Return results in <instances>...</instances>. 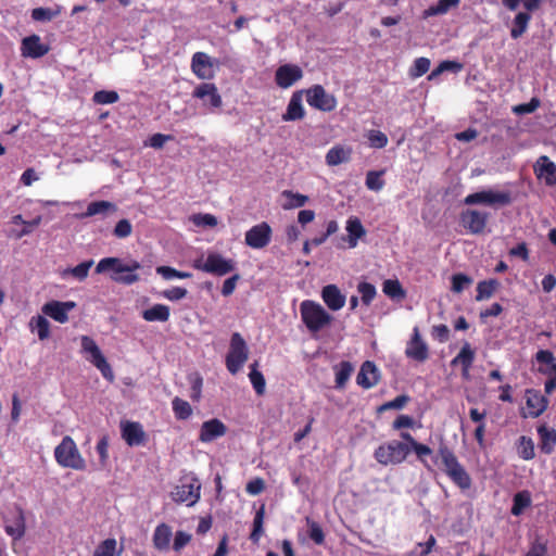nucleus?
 Here are the masks:
<instances>
[{
	"label": "nucleus",
	"mask_w": 556,
	"mask_h": 556,
	"mask_svg": "<svg viewBox=\"0 0 556 556\" xmlns=\"http://www.w3.org/2000/svg\"><path fill=\"white\" fill-rule=\"evenodd\" d=\"M141 268V264L138 261H130L128 264H124L118 257H104L99 261L96 266L97 274H103L112 271L111 279L121 285L130 286L140 280L137 270Z\"/></svg>",
	"instance_id": "f257e3e1"
},
{
	"label": "nucleus",
	"mask_w": 556,
	"mask_h": 556,
	"mask_svg": "<svg viewBox=\"0 0 556 556\" xmlns=\"http://www.w3.org/2000/svg\"><path fill=\"white\" fill-rule=\"evenodd\" d=\"M438 456L444 466V472L452 482L462 490H468L471 486V478L458 462L452 448L443 440L438 447Z\"/></svg>",
	"instance_id": "f03ea898"
},
{
	"label": "nucleus",
	"mask_w": 556,
	"mask_h": 556,
	"mask_svg": "<svg viewBox=\"0 0 556 556\" xmlns=\"http://www.w3.org/2000/svg\"><path fill=\"white\" fill-rule=\"evenodd\" d=\"M300 313L303 324L311 332H318L330 325L332 317L317 302L305 300L300 304Z\"/></svg>",
	"instance_id": "7ed1b4c3"
},
{
	"label": "nucleus",
	"mask_w": 556,
	"mask_h": 556,
	"mask_svg": "<svg viewBox=\"0 0 556 556\" xmlns=\"http://www.w3.org/2000/svg\"><path fill=\"white\" fill-rule=\"evenodd\" d=\"M56 463L63 468L85 470L86 462L83 458L72 437L65 435L61 443L54 448Z\"/></svg>",
	"instance_id": "20e7f679"
},
{
	"label": "nucleus",
	"mask_w": 556,
	"mask_h": 556,
	"mask_svg": "<svg viewBox=\"0 0 556 556\" xmlns=\"http://www.w3.org/2000/svg\"><path fill=\"white\" fill-rule=\"evenodd\" d=\"M409 454V445L392 440L379 445L375 452V459L382 466L402 464Z\"/></svg>",
	"instance_id": "39448f33"
},
{
	"label": "nucleus",
	"mask_w": 556,
	"mask_h": 556,
	"mask_svg": "<svg viewBox=\"0 0 556 556\" xmlns=\"http://www.w3.org/2000/svg\"><path fill=\"white\" fill-rule=\"evenodd\" d=\"M80 342L81 352L87 354V361H89L97 369H99L108 381L113 382L115 377L112 367L108 363L96 341L88 336H83Z\"/></svg>",
	"instance_id": "423d86ee"
},
{
	"label": "nucleus",
	"mask_w": 556,
	"mask_h": 556,
	"mask_svg": "<svg viewBox=\"0 0 556 556\" xmlns=\"http://www.w3.org/2000/svg\"><path fill=\"white\" fill-rule=\"evenodd\" d=\"M249 350L245 340L239 332H233L230 339L229 351L226 356L228 371L236 375L248 361Z\"/></svg>",
	"instance_id": "0eeeda50"
},
{
	"label": "nucleus",
	"mask_w": 556,
	"mask_h": 556,
	"mask_svg": "<svg viewBox=\"0 0 556 556\" xmlns=\"http://www.w3.org/2000/svg\"><path fill=\"white\" fill-rule=\"evenodd\" d=\"M464 203L466 205L506 206L513 203V197L510 191L482 190L468 194L464 199Z\"/></svg>",
	"instance_id": "6e6552de"
},
{
	"label": "nucleus",
	"mask_w": 556,
	"mask_h": 556,
	"mask_svg": "<svg viewBox=\"0 0 556 556\" xmlns=\"http://www.w3.org/2000/svg\"><path fill=\"white\" fill-rule=\"evenodd\" d=\"M193 267L215 276H225L235 269V262L219 253H210L204 263L195 261Z\"/></svg>",
	"instance_id": "1a4fd4ad"
},
{
	"label": "nucleus",
	"mask_w": 556,
	"mask_h": 556,
	"mask_svg": "<svg viewBox=\"0 0 556 556\" xmlns=\"http://www.w3.org/2000/svg\"><path fill=\"white\" fill-rule=\"evenodd\" d=\"M306 101L309 106L323 111L331 112L337 108V99L333 94L328 93L321 85H314L304 90Z\"/></svg>",
	"instance_id": "9d476101"
},
{
	"label": "nucleus",
	"mask_w": 556,
	"mask_h": 556,
	"mask_svg": "<svg viewBox=\"0 0 556 556\" xmlns=\"http://www.w3.org/2000/svg\"><path fill=\"white\" fill-rule=\"evenodd\" d=\"M201 484L193 478L189 482H181L172 492V498L176 503H186L187 506H193L200 500Z\"/></svg>",
	"instance_id": "9b49d317"
},
{
	"label": "nucleus",
	"mask_w": 556,
	"mask_h": 556,
	"mask_svg": "<svg viewBox=\"0 0 556 556\" xmlns=\"http://www.w3.org/2000/svg\"><path fill=\"white\" fill-rule=\"evenodd\" d=\"M271 227L266 222L254 225L245 232V244L252 249H263L271 240Z\"/></svg>",
	"instance_id": "f8f14e48"
},
{
	"label": "nucleus",
	"mask_w": 556,
	"mask_h": 556,
	"mask_svg": "<svg viewBox=\"0 0 556 556\" xmlns=\"http://www.w3.org/2000/svg\"><path fill=\"white\" fill-rule=\"evenodd\" d=\"M489 214L477 210H466L460 214V224L472 235H480L488 224Z\"/></svg>",
	"instance_id": "ddd939ff"
},
{
	"label": "nucleus",
	"mask_w": 556,
	"mask_h": 556,
	"mask_svg": "<svg viewBox=\"0 0 556 556\" xmlns=\"http://www.w3.org/2000/svg\"><path fill=\"white\" fill-rule=\"evenodd\" d=\"M303 71L296 64H283L276 70L275 83L282 89H288L302 79Z\"/></svg>",
	"instance_id": "4468645a"
},
{
	"label": "nucleus",
	"mask_w": 556,
	"mask_h": 556,
	"mask_svg": "<svg viewBox=\"0 0 556 556\" xmlns=\"http://www.w3.org/2000/svg\"><path fill=\"white\" fill-rule=\"evenodd\" d=\"M192 97L203 101L204 105L212 109H219L223 104L218 89L213 83L200 84L192 92Z\"/></svg>",
	"instance_id": "2eb2a0df"
},
{
	"label": "nucleus",
	"mask_w": 556,
	"mask_h": 556,
	"mask_svg": "<svg viewBox=\"0 0 556 556\" xmlns=\"http://www.w3.org/2000/svg\"><path fill=\"white\" fill-rule=\"evenodd\" d=\"M76 307L73 301H49L42 306V313L60 324H65L68 320V312Z\"/></svg>",
	"instance_id": "dca6fc26"
},
{
	"label": "nucleus",
	"mask_w": 556,
	"mask_h": 556,
	"mask_svg": "<svg viewBox=\"0 0 556 556\" xmlns=\"http://www.w3.org/2000/svg\"><path fill=\"white\" fill-rule=\"evenodd\" d=\"M121 432L122 438L129 446L143 445L146 443V432L142 425L138 421H122Z\"/></svg>",
	"instance_id": "f3484780"
},
{
	"label": "nucleus",
	"mask_w": 556,
	"mask_h": 556,
	"mask_svg": "<svg viewBox=\"0 0 556 556\" xmlns=\"http://www.w3.org/2000/svg\"><path fill=\"white\" fill-rule=\"evenodd\" d=\"M405 354L408 358L422 363L429 357V349L421 339L418 327L414 328L412 339L407 343Z\"/></svg>",
	"instance_id": "a211bd4d"
},
{
	"label": "nucleus",
	"mask_w": 556,
	"mask_h": 556,
	"mask_svg": "<svg viewBox=\"0 0 556 556\" xmlns=\"http://www.w3.org/2000/svg\"><path fill=\"white\" fill-rule=\"evenodd\" d=\"M226 433V425L217 418H212L201 425L199 441L202 443H210L218 438L224 437Z\"/></svg>",
	"instance_id": "6ab92c4d"
},
{
	"label": "nucleus",
	"mask_w": 556,
	"mask_h": 556,
	"mask_svg": "<svg viewBox=\"0 0 556 556\" xmlns=\"http://www.w3.org/2000/svg\"><path fill=\"white\" fill-rule=\"evenodd\" d=\"M22 55L25 58L39 59L49 52V47L41 42L38 35H30L22 40Z\"/></svg>",
	"instance_id": "aec40b11"
},
{
	"label": "nucleus",
	"mask_w": 556,
	"mask_h": 556,
	"mask_svg": "<svg viewBox=\"0 0 556 556\" xmlns=\"http://www.w3.org/2000/svg\"><path fill=\"white\" fill-rule=\"evenodd\" d=\"M476 353L471 348L469 342H465L458 352V354L451 361V366H460L462 367V377L464 379H469L470 377V368L475 362Z\"/></svg>",
	"instance_id": "412c9836"
},
{
	"label": "nucleus",
	"mask_w": 556,
	"mask_h": 556,
	"mask_svg": "<svg viewBox=\"0 0 556 556\" xmlns=\"http://www.w3.org/2000/svg\"><path fill=\"white\" fill-rule=\"evenodd\" d=\"M534 173L548 187L556 185V164L548 156L542 155L534 165Z\"/></svg>",
	"instance_id": "4be33fe9"
},
{
	"label": "nucleus",
	"mask_w": 556,
	"mask_h": 556,
	"mask_svg": "<svg viewBox=\"0 0 556 556\" xmlns=\"http://www.w3.org/2000/svg\"><path fill=\"white\" fill-rule=\"evenodd\" d=\"M379 379V370L375 363L370 361L364 362L356 377L357 384L364 389H370L378 384Z\"/></svg>",
	"instance_id": "5701e85b"
},
{
	"label": "nucleus",
	"mask_w": 556,
	"mask_h": 556,
	"mask_svg": "<svg viewBox=\"0 0 556 556\" xmlns=\"http://www.w3.org/2000/svg\"><path fill=\"white\" fill-rule=\"evenodd\" d=\"M526 404L529 409V416L536 418L546 410L548 400L539 390L528 389L526 391Z\"/></svg>",
	"instance_id": "b1692460"
},
{
	"label": "nucleus",
	"mask_w": 556,
	"mask_h": 556,
	"mask_svg": "<svg viewBox=\"0 0 556 556\" xmlns=\"http://www.w3.org/2000/svg\"><path fill=\"white\" fill-rule=\"evenodd\" d=\"M213 62L204 52H195L191 59V70L200 79H210L213 77Z\"/></svg>",
	"instance_id": "393cba45"
},
{
	"label": "nucleus",
	"mask_w": 556,
	"mask_h": 556,
	"mask_svg": "<svg viewBox=\"0 0 556 556\" xmlns=\"http://www.w3.org/2000/svg\"><path fill=\"white\" fill-rule=\"evenodd\" d=\"M304 90L293 92L288 103L286 112L282 114V121L293 122L300 121L305 116V110L302 104V96Z\"/></svg>",
	"instance_id": "a878e982"
},
{
	"label": "nucleus",
	"mask_w": 556,
	"mask_h": 556,
	"mask_svg": "<svg viewBox=\"0 0 556 556\" xmlns=\"http://www.w3.org/2000/svg\"><path fill=\"white\" fill-rule=\"evenodd\" d=\"M321 299L331 311H339L345 305V295L336 285H327L321 290Z\"/></svg>",
	"instance_id": "bb28decb"
},
{
	"label": "nucleus",
	"mask_w": 556,
	"mask_h": 556,
	"mask_svg": "<svg viewBox=\"0 0 556 556\" xmlns=\"http://www.w3.org/2000/svg\"><path fill=\"white\" fill-rule=\"evenodd\" d=\"M538 434L540 438L539 446L541 452L546 455L552 454L556 446V430L541 425L538 427Z\"/></svg>",
	"instance_id": "cd10ccee"
},
{
	"label": "nucleus",
	"mask_w": 556,
	"mask_h": 556,
	"mask_svg": "<svg viewBox=\"0 0 556 556\" xmlns=\"http://www.w3.org/2000/svg\"><path fill=\"white\" fill-rule=\"evenodd\" d=\"M172 535V528L167 523L162 522L157 525L152 538L153 546L157 551H167L169 548Z\"/></svg>",
	"instance_id": "c85d7f7f"
},
{
	"label": "nucleus",
	"mask_w": 556,
	"mask_h": 556,
	"mask_svg": "<svg viewBox=\"0 0 556 556\" xmlns=\"http://www.w3.org/2000/svg\"><path fill=\"white\" fill-rule=\"evenodd\" d=\"M352 148L337 144L326 154V163L329 166H337L351 160Z\"/></svg>",
	"instance_id": "c756f323"
},
{
	"label": "nucleus",
	"mask_w": 556,
	"mask_h": 556,
	"mask_svg": "<svg viewBox=\"0 0 556 556\" xmlns=\"http://www.w3.org/2000/svg\"><path fill=\"white\" fill-rule=\"evenodd\" d=\"M349 248H356L358 240L366 235V230L357 217H350L346 222Z\"/></svg>",
	"instance_id": "7c9ffc66"
},
{
	"label": "nucleus",
	"mask_w": 556,
	"mask_h": 556,
	"mask_svg": "<svg viewBox=\"0 0 556 556\" xmlns=\"http://www.w3.org/2000/svg\"><path fill=\"white\" fill-rule=\"evenodd\" d=\"M141 315L149 323H165L169 319L170 309L165 304H154L152 307L144 309Z\"/></svg>",
	"instance_id": "2f4dec72"
},
{
	"label": "nucleus",
	"mask_w": 556,
	"mask_h": 556,
	"mask_svg": "<svg viewBox=\"0 0 556 556\" xmlns=\"http://www.w3.org/2000/svg\"><path fill=\"white\" fill-rule=\"evenodd\" d=\"M116 211H117V206L114 203H112L110 201L101 200V201L90 202L87 206L86 212L84 213V216L91 217V216L99 215V214L106 215L109 213H115Z\"/></svg>",
	"instance_id": "473e14b6"
},
{
	"label": "nucleus",
	"mask_w": 556,
	"mask_h": 556,
	"mask_svg": "<svg viewBox=\"0 0 556 556\" xmlns=\"http://www.w3.org/2000/svg\"><path fill=\"white\" fill-rule=\"evenodd\" d=\"M382 291L391 300H403L406 296V292L397 279L384 280Z\"/></svg>",
	"instance_id": "72a5a7b5"
},
{
	"label": "nucleus",
	"mask_w": 556,
	"mask_h": 556,
	"mask_svg": "<svg viewBox=\"0 0 556 556\" xmlns=\"http://www.w3.org/2000/svg\"><path fill=\"white\" fill-rule=\"evenodd\" d=\"M264 518H265V505H262L255 513L253 519V529L250 534V540L257 544L264 534Z\"/></svg>",
	"instance_id": "f704fd0d"
},
{
	"label": "nucleus",
	"mask_w": 556,
	"mask_h": 556,
	"mask_svg": "<svg viewBox=\"0 0 556 556\" xmlns=\"http://www.w3.org/2000/svg\"><path fill=\"white\" fill-rule=\"evenodd\" d=\"M498 287L500 282L496 279H488L478 282L476 301L490 299Z\"/></svg>",
	"instance_id": "c9c22d12"
},
{
	"label": "nucleus",
	"mask_w": 556,
	"mask_h": 556,
	"mask_svg": "<svg viewBox=\"0 0 556 556\" xmlns=\"http://www.w3.org/2000/svg\"><path fill=\"white\" fill-rule=\"evenodd\" d=\"M31 331H36L40 340H46L50 336V323L41 315L31 317L29 323Z\"/></svg>",
	"instance_id": "e433bc0d"
},
{
	"label": "nucleus",
	"mask_w": 556,
	"mask_h": 556,
	"mask_svg": "<svg viewBox=\"0 0 556 556\" xmlns=\"http://www.w3.org/2000/svg\"><path fill=\"white\" fill-rule=\"evenodd\" d=\"M530 20H531V15L529 13L519 12L515 16L514 25L510 29L511 38L517 39V38L521 37L526 33Z\"/></svg>",
	"instance_id": "4c0bfd02"
},
{
	"label": "nucleus",
	"mask_w": 556,
	"mask_h": 556,
	"mask_svg": "<svg viewBox=\"0 0 556 556\" xmlns=\"http://www.w3.org/2000/svg\"><path fill=\"white\" fill-rule=\"evenodd\" d=\"M517 452L523 460H531L535 457L534 443L530 437L521 435L518 440Z\"/></svg>",
	"instance_id": "58836bf2"
},
{
	"label": "nucleus",
	"mask_w": 556,
	"mask_h": 556,
	"mask_svg": "<svg viewBox=\"0 0 556 556\" xmlns=\"http://www.w3.org/2000/svg\"><path fill=\"white\" fill-rule=\"evenodd\" d=\"M531 505V495L528 491H521L514 495L511 514L514 516H519L523 513L526 508Z\"/></svg>",
	"instance_id": "ea45409f"
},
{
	"label": "nucleus",
	"mask_w": 556,
	"mask_h": 556,
	"mask_svg": "<svg viewBox=\"0 0 556 556\" xmlns=\"http://www.w3.org/2000/svg\"><path fill=\"white\" fill-rule=\"evenodd\" d=\"M282 197H285L288 201L282 205L285 210H292L304 206L307 201L308 197L293 192L291 190H285L282 191Z\"/></svg>",
	"instance_id": "a19ab883"
},
{
	"label": "nucleus",
	"mask_w": 556,
	"mask_h": 556,
	"mask_svg": "<svg viewBox=\"0 0 556 556\" xmlns=\"http://www.w3.org/2000/svg\"><path fill=\"white\" fill-rule=\"evenodd\" d=\"M172 407L174 415L178 420H186L192 415L191 405L178 396L174 397L172 401Z\"/></svg>",
	"instance_id": "79ce46f5"
},
{
	"label": "nucleus",
	"mask_w": 556,
	"mask_h": 556,
	"mask_svg": "<svg viewBox=\"0 0 556 556\" xmlns=\"http://www.w3.org/2000/svg\"><path fill=\"white\" fill-rule=\"evenodd\" d=\"M384 173L386 169L367 172L365 179L367 189L376 192L380 191L386 185V181L382 179Z\"/></svg>",
	"instance_id": "37998d69"
},
{
	"label": "nucleus",
	"mask_w": 556,
	"mask_h": 556,
	"mask_svg": "<svg viewBox=\"0 0 556 556\" xmlns=\"http://www.w3.org/2000/svg\"><path fill=\"white\" fill-rule=\"evenodd\" d=\"M459 4V0H439L435 5L429 7L424 15L425 17L445 14L451 8Z\"/></svg>",
	"instance_id": "c03bdc74"
},
{
	"label": "nucleus",
	"mask_w": 556,
	"mask_h": 556,
	"mask_svg": "<svg viewBox=\"0 0 556 556\" xmlns=\"http://www.w3.org/2000/svg\"><path fill=\"white\" fill-rule=\"evenodd\" d=\"M92 265H93L92 260L81 262L77 266H75L73 268H67L66 270H64L63 276L71 275L74 278H76L77 280L83 281L88 277L89 269L91 268Z\"/></svg>",
	"instance_id": "a18cd8bd"
},
{
	"label": "nucleus",
	"mask_w": 556,
	"mask_h": 556,
	"mask_svg": "<svg viewBox=\"0 0 556 556\" xmlns=\"http://www.w3.org/2000/svg\"><path fill=\"white\" fill-rule=\"evenodd\" d=\"M353 371V366L350 362L343 361L339 365V369L336 372V387L341 389L344 388L348 380Z\"/></svg>",
	"instance_id": "49530a36"
},
{
	"label": "nucleus",
	"mask_w": 556,
	"mask_h": 556,
	"mask_svg": "<svg viewBox=\"0 0 556 556\" xmlns=\"http://www.w3.org/2000/svg\"><path fill=\"white\" fill-rule=\"evenodd\" d=\"M357 291L361 294L363 304L366 306L371 304L377 294L376 287L366 281H362L357 285Z\"/></svg>",
	"instance_id": "de8ad7c7"
},
{
	"label": "nucleus",
	"mask_w": 556,
	"mask_h": 556,
	"mask_svg": "<svg viewBox=\"0 0 556 556\" xmlns=\"http://www.w3.org/2000/svg\"><path fill=\"white\" fill-rule=\"evenodd\" d=\"M256 365H257L256 363H254L252 365V369L249 374V378H250V381H251L255 392L258 395H262L265 392L266 382H265V378H264L263 374L255 369Z\"/></svg>",
	"instance_id": "09e8293b"
},
{
	"label": "nucleus",
	"mask_w": 556,
	"mask_h": 556,
	"mask_svg": "<svg viewBox=\"0 0 556 556\" xmlns=\"http://www.w3.org/2000/svg\"><path fill=\"white\" fill-rule=\"evenodd\" d=\"M156 273L159 275H161L166 280L174 279V278L187 279L192 276L191 273L180 271L170 266H159V267H156Z\"/></svg>",
	"instance_id": "8fccbe9b"
},
{
	"label": "nucleus",
	"mask_w": 556,
	"mask_h": 556,
	"mask_svg": "<svg viewBox=\"0 0 556 556\" xmlns=\"http://www.w3.org/2000/svg\"><path fill=\"white\" fill-rule=\"evenodd\" d=\"M367 139L369 147L374 149H383L389 142L384 132L375 129L368 131Z\"/></svg>",
	"instance_id": "3c124183"
},
{
	"label": "nucleus",
	"mask_w": 556,
	"mask_h": 556,
	"mask_svg": "<svg viewBox=\"0 0 556 556\" xmlns=\"http://www.w3.org/2000/svg\"><path fill=\"white\" fill-rule=\"evenodd\" d=\"M119 96L114 90H100L94 92L92 101L97 104H112L117 102Z\"/></svg>",
	"instance_id": "603ef678"
},
{
	"label": "nucleus",
	"mask_w": 556,
	"mask_h": 556,
	"mask_svg": "<svg viewBox=\"0 0 556 556\" xmlns=\"http://www.w3.org/2000/svg\"><path fill=\"white\" fill-rule=\"evenodd\" d=\"M409 401L410 397L407 394H401L393 399L392 401L386 402L382 405H380L377 412L382 413L390 409H402Z\"/></svg>",
	"instance_id": "864d4df0"
},
{
	"label": "nucleus",
	"mask_w": 556,
	"mask_h": 556,
	"mask_svg": "<svg viewBox=\"0 0 556 556\" xmlns=\"http://www.w3.org/2000/svg\"><path fill=\"white\" fill-rule=\"evenodd\" d=\"M308 525V536L317 545H321L325 542V533L320 525L314 520L307 518Z\"/></svg>",
	"instance_id": "5fc2aeb1"
},
{
	"label": "nucleus",
	"mask_w": 556,
	"mask_h": 556,
	"mask_svg": "<svg viewBox=\"0 0 556 556\" xmlns=\"http://www.w3.org/2000/svg\"><path fill=\"white\" fill-rule=\"evenodd\" d=\"M472 279L465 274H455L452 276V291L460 293L465 288L471 285Z\"/></svg>",
	"instance_id": "6e6d98bb"
},
{
	"label": "nucleus",
	"mask_w": 556,
	"mask_h": 556,
	"mask_svg": "<svg viewBox=\"0 0 556 556\" xmlns=\"http://www.w3.org/2000/svg\"><path fill=\"white\" fill-rule=\"evenodd\" d=\"M116 540L106 539L96 548L93 556H114Z\"/></svg>",
	"instance_id": "4d7b16f0"
},
{
	"label": "nucleus",
	"mask_w": 556,
	"mask_h": 556,
	"mask_svg": "<svg viewBox=\"0 0 556 556\" xmlns=\"http://www.w3.org/2000/svg\"><path fill=\"white\" fill-rule=\"evenodd\" d=\"M463 68V64L457 62V61H443L439 64V66L431 73V75L429 76V78H431L432 76H435V75H439L445 71H451V72H454V73H457L459 71H462Z\"/></svg>",
	"instance_id": "13d9d810"
},
{
	"label": "nucleus",
	"mask_w": 556,
	"mask_h": 556,
	"mask_svg": "<svg viewBox=\"0 0 556 556\" xmlns=\"http://www.w3.org/2000/svg\"><path fill=\"white\" fill-rule=\"evenodd\" d=\"M58 12H53L49 8H35L31 11V18L37 22H49L51 21Z\"/></svg>",
	"instance_id": "bf43d9fd"
},
{
	"label": "nucleus",
	"mask_w": 556,
	"mask_h": 556,
	"mask_svg": "<svg viewBox=\"0 0 556 556\" xmlns=\"http://www.w3.org/2000/svg\"><path fill=\"white\" fill-rule=\"evenodd\" d=\"M540 105H541V101L534 97L528 103H522V104L516 105L513 109V111L516 114H520V115L530 114V113H533L534 111H536L540 108Z\"/></svg>",
	"instance_id": "052dcab7"
},
{
	"label": "nucleus",
	"mask_w": 556,
	"mask_h": 556,
	"mask_svg": "<svg viewBox=\"0 0 556 556\" xmlns=\"http://www.w3.org/2000/svg\"><path fill=\"white\" fill-rule=\"evenodd\" d=\"M132 231V226L130 222L126 218L121 219L114 227L113 233L117 238H127L130 236Z\"/></svg>",
	"instance_id": "680f3d73"
},
{
	"label": "nucleus",
	"mask_w": 556,
	"mask_h": 556,
	"mask_svg": "<svg viewBox=\"0 0 556 556\" xmlns=\"http://www.w3.org/2000/svg\"><path fill=\"white\" fill-rule=\"evenodd\" d=\"M192 535L185 531H177L174 536L173 549L180 552L186 545L191 542Z\"/></svg>",
	"instance_id": "e2e57ef3"
},
{
	"label": "nucleus",
	"mask_w": 556,
	"mask_h": 556,
	"mask_svg": "<svg viewBox=\"0 0 556 556\" xmlns=\"http://www.w3.org/2000/svg\"><path fill=\"white\" fill-rule=\"evenodd\" d=\"M188 291L182 287H173L172 289H167L162 291L161 295L169 301H179L187 296Z\"/></svg>",
	"instance_id": "0e129e2a"
},
{
	"label": "nucleus",
	"mask_w": 556,
	"mask_h": 556,
	"mask_svg": "<svg viewBox=\"0 0 556 556\" xmlns=\"http://www.w3.org/2000/svg\"><path fill=\"white\" fill-rule=\"evenodd\" d=\"M430 68V60L427 58H418L414 62V66L412 68V75L414 77H420L425 75Z\"/></svg>",
	"instance_id": "69168bd1"
},
{
	"label": "nucleus",
	"mask_w": 556,
	"mask_h": 556,
	"mask_svg": "<svg viewBox=\"0 0 556 556\" xmlns=\"http://www.w3.org/2000/svg\"><path fill=\"white\" fill-rule=\"evenodd\" d=\"M265 490V481L262 478H255L247 483L245 491L251 495H257Z\"/></svg>",
	"instance_id": "338daca9"
},
{
	"label": "nucleus",
	"mask_w": 556,
	"mask_h": 556,
	"mask_svg": "<svg viewBox=\"0 0 556 556\" xmlns=\"http://www.w3.org/2000/svg\"><path fill=\"white\" fill-rule=\"evenodd\" d=\"M240 280V275L235 274L233 276L227 278L222 287V294L224 296H229L233 293L237 282Z\"/></svg>",
	"instance_id": "774afa93"
}]
</instances>
